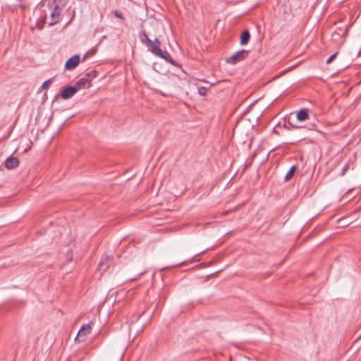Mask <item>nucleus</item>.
Here are the masks:
<instances>
[{
  "mask_svg": "<svg viewBox=\"0 0 361 361\" xmlns=\"http://www.w3.org/2000/svg\"><path fill=\"white\" fill-rule=\"evenodd\" d=\"M68 0H53L49 3L51 10L49 25H53L59 22L63 9L66 6Z\"/></svg>",
  "mask_w": 361,
  "mask_h": 361,
  "instance_id": "f257e3e1",
  "label": "nucleus"
},
{
  "mask_svg": "<svg viewBox=\"0 0 361 361\" xmlns=\"http://www.w3.org/2000/svg\"><path fill=\"white\" fill-rule=\"evenodd\" d=\"M249 54V50L242 49L233 54L231 56L228 58L226 61L228 63L234 65L248 57Z\"/></svg>",
  "mask_w": 361,
  "mask_h": 361,
  "instance_id": "f03ea898",
  "label": "nucleus"
},
{
  "mask_svg": "<svg viewBox=\"0 0 361 361\" xmlns=\"http://www.w3.org/2000/svg\"><path fill=\"white\" fill-rule=\"evenodd\" d=\"M151 52L155 56H157L164 59L166 61L169 62L171 64L174 66L176 65V61L172 59L169 53L166 51L161 50L158 46L153 47Z\"/></svg>",
  "mask_w": 361,
  "mask_h": 361,
  "instance_id": "7ed1b4c3",
  "label": "nucleus"
},
{
  "mask_svg": "<svg viewBox=\"0 0 361 361\" xmlns=\"http://www.w3.org/2000/svg\"><path fill=\"white\" fill-rule=\"evenodd\" d=\"M78 92L75 86H68L61 92V97L63 99H68L71 98Z\"/></svg>",
  "mask_w": 361,
  "mask_h": 361,
  "instance_id": "20e7f679",
  "label": "nucleus"
},
{
  "mask_svg": "<svg viewBox=\"0 0 361 361\" xmlns=\"http://www.w3.org/2000/svg\"><path fill=\"white\" fill-rule=\"evenodd\" d=\"M80 62V56L75 54L68 59L65 64V68L66 70H73L74 69Z\"/></svg>",
  "mask_w": 361,
  "mask_h": 361,
  "instance_id": "39448f33",
  "label": "nucleus"
},
{
  "mask_svg": "<svg viewBox=\"0 0 361 361\" xmlns=\"http://www.w3.org/2000/svg\"><path fill=\"white\" fill-rule=\"evenodd\" d=\"M92 85L91 81L89 79L88 77H84L80 79H79L75 84V87H76L77 90L82 89H86L89 88Z\"/></svg>",
  "mask_w": 361,
  "mask_h": 361,
  "instance_id": "423d86ee",
  "label": "nucleus"
},
{
  "mask_svg": "<svg viewBox=\"0 0 361 361\" xmlns=\"http://www.w3.org/2000/svg\"><path fill=\"white\" fill-rule=\"evenodd\" d=\"M19 164L18 158L15 157H9L5 161V166L6 169L11 170L16 168Z\"/></svg>",
  "mask_w": 361,
  "mask_h": 361,
  "instance_id": "0eeeda50",
  "label": "nucleus"
},
{
  "mask_svg": "<svg viewBox=\"0 0 361 361\" xmlns=\"http://www.w3.org/2000/svg\"><path fill=\"white\" fill-rule=\"evenodd\" d=\"M140 41L146 44L150 51H152V47L156 46L154 42L148 37L145 31L140 32Z\"/></svg>",
  "mask_w": 361,
  "mask_h": 361,
  "instance_id": "6e6552de",
  "label": "nucleus"
},
{
  "mask_svg": "<svg viewBox=\"0 0 361 361\" xmlns=\"http://www.w3.org/2000/svg\"><path fill=\"white\" fill-rule=\"evenodd\" d=\"M91 331V324H84L82 326L80 329L78 333V337L85 336L87 334H90Z\"/></svg>",
  "mask_w": 361,
  "mask_h": 361,
  "instance_id": "1a4fd4ad",
  "label": "nucleus"
},
{
  "mask_svg": "<svg viewBox=\"0 0 361 361\" xmlns=\"http://www.w3.org/2000/svg\"><path fill=\"white\" fill-rule=\"evenodd\" d=\"M309 110L307 109H300L296 115V118L300 121H304L308 118Z\"/></svg>",
  "mask_w": 361,
  "mask_h": 361,
  "instance_id": "9d476101",
  "label": "nucleus"
},
{
  "mask_svg": "<svg viewBox=\"0 0 361 361\" xmlns=\"http://www.w3.org/2000/svg\"><path fill=\"white\" fill-rule=\"evenodd\" d=\"M250 39V34L247 30H244L240 35V44L245 45L247 44Z\"/></svg>",
  "mask_w": 361,
  "mask_h": 361,
  "instance_id": "9b49d317",
  "label": "nucleus"
},
{
  "mask_svg": "<svg viewBox=\"0 0 361 361\" xmlns=\"http://www.w3.org/2000/svg\"><path fill=\"white\" fill-rule=\"evenodd\" d=\"M295 169H296L295 165H293L290 167V169H289V171H288V173H286V175L285 176L286 181H288L292 178V177L293 176L294 173L295 171Z\"/></svg>",
  "mask_w": 361,
  "mask_h": 361,
  "instance_id": "f8f14e48",
  "label": "nucleus"
},
{
  "mask_svg": "<svg viewBox=\"0 0 361 361\" xmlns=\"http://www.w3.org/2000/svg\"><path fill=\"white\" fill-rule=\"evenodd\" d=\"M209 88V87H198V93L200 95H202V96H204V95H206Z\"/></svg>",
  "mask_w": 361,
  "mask_h": 361,
  "instance_id": "ddd939ff",
  "label": "nucleus"
},
{
  "mask_svg": "<svg viewBox=\"0 0 361 361\" xmlns=\"http://www.w3.org/2000/svg\"><path fill=\"white\" fill-rule=\"evenodd\" d=\"M349 167H350V161L347 162V163L344 165V166H343V168L342 169V171H341V176H344V175L345 174L346 171L348 170Z\"/></svg>",
  "mask_w": 361,
  "mask_h": 361,
  "instance_id": "4468645a",
  "label": "nucleus"
},
{
  "mask_svg": "<svg viewBox=\"0 0 361 361\" xmlns=\"http://www.w3.org/2000/svg\"><path fill=\"white\" fill-rule=\"evenodd\" d=\"M114 16L118 18H120L121 20H124L125 18L123 15V13L121 11H118V10H116L114 11Z\"/></svg>",
  "mask_w": 361,
  "mask_h": 361,
  "instance_id": "2eb2a0df",
  "label": "nucleus"
},
{
  "mask_svg": "<svg viewBox=\"0 0 361 361\" xmlns=\"http://www.w3.org/2000/svg\"><path fill=\"white\" fill-rule=\"evenodd\" d=\"M52 78H50L47 80H46L45 82H43L42 85V87L43 89H47L48 88V87L49 86V85L51 84V82H52Z\"/></svg>",
  "mask_w": 361,
  "mask_h": 361,
  "instance_id": "dca6fc26",
  "label": "nucleus"
},
{
  "mask_svg": "<svg viewBox=\"0 0 361 361\" xmlns=\"http://www.w3.org/2000/svg\"><path fill=\"white\" fill-rule=\"evenodd\" d=\"M338 54V52H336L335 54H332L326 61V63H331L336 57Z\"/></svg>",
  "mask_w": 361,
  "mask_h": 361,
  "instance_id": "f3484780",
  "label": "nucleus"
},
{
  "mask_svg": "<svg viewBox=\"0 0 361 361\" xmlns=\"http://www.w3.org/2000/svg\"><path fill=\"white\" fill-rule=\"evenodd\" d=\"M153 42L156 46H158L159 47H160L161 42L159 41V39L158 38H155L154 42Z\"/></svg>",
  "mask_w": 361,
  "mask_h": 361,
  "instance_id": "a211bd4d",
  "label": "nucleus"
},
{
  "mask_svg": "<svg viewBox=\"0 0 361 361\" xmlns=\"http://www.w3.org/2000/svg\"><path fill=\"white\" fill-rule=\"evenodd\" d=\"M103 265H104V262H99V267H101V268H102V267H103Z\"/></svg>",
  "mask_w": 361,
  "mask_h": 361,
  "instance_id": "6ab92c4d",
  "label": "nucleus"
},
{
  "mask_svg": "<svg viewBox=\"0 0 361 361\" xmlns=\"http://www.w3.org/2000/svg\"><path fill=\"white\" fill-rule=\"evenodd\" d=\"M87 54H86L83 56V58H82V61H84L85 60V59H86V57H87Z\"/></svg>",
  "mask_w": 361,
  "mask_h": 361,
  "instance_id": "aec40b11",
  "label": "nucleus"
},
{
  "mask_svg": "<svg viewBox=\"0 0 361 361\" xmlns=\"http://www.w3.org/2000/svg\"><path fill=\"white\" fill-rule=\"evenodd\" d=\"M144 273H145V271H143V272H140V273L139 274V275H138V276H142Z\"/></svg>",
  "mask_w": 361,
  "mask_h": 361,
  "instance_id": "412c9836",
  "label": "nucleus"
},
{
  "mask_svg": "<svg viewBox=\"0 0 361 361\" xmlns=\"http://www.w3.org/2000/svg\"><path fill=\"white\" fill-rule=\"evenodd\" d=\"M200 81H202V82H206L204 80H200Z\"/></svg>",
  "mask_w": 361,
  "mask_h": 361,
  "instance_id": "4be33fe9",
  "label": "nucleus"
}]
</instances>
